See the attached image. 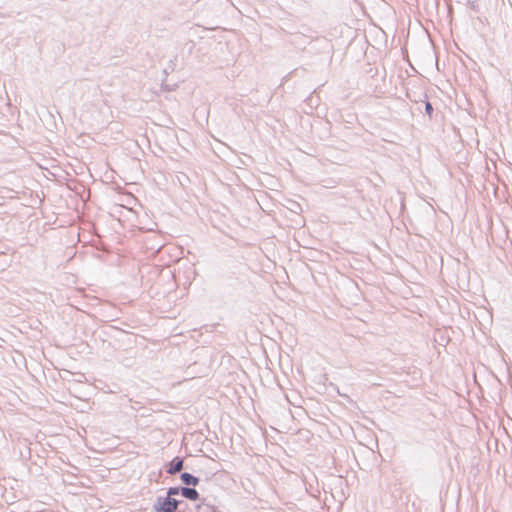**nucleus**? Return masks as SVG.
Here are the masks:
<instances>
[{"label":"nucleus","mask_w":512,"mask_h":512,"mask_svg":"<svg viewBox=\"0 0 512 512\" xmlns=\"http://www.w3.org/2000/svg\"><path fill=\"white\" fill-rule=\"evenodd\" d=\"M182 492H183V487H169L167 489V496L168 497H172V496H175V495H182Z\"/></svg>","instance_id":"obj_5"},{"label":"nucleus","mask_w":512,"mask_h":512,"mask_svg":"<svg viewBox=\"0 0 512 512\" xmlns=\"http://www.w3.org/2000/svg\"><path fill=\"white\" fill-rule=\"evenodd\" d=\"M434 108L431 102H425V113L431 118L433 114Z\"/></svg>","instance_id":"obj_7"},{"label":"nucleus","mask_w":512,"mask_h":512,"mask_svg":"<svg viewBox=\"0 0 512 512\" xmlns=\"http://www.w3.org/2000/svg\"><path fill=\"white\" fill-rule=\"evenodd\" d=\"M169 501H170V504L172 506V511L175 512L177 511L178 509V506L183 503L182 500H178V499H175V498H172V497H169Z\"/></svg>","instance_id":"obj_6"},{"label":"nucleus","mask_w":512,"mask_h":512,"mask_svg":"<svg viewBox=\"0 0 512 512\" xmlns=\"http://www.w3.org/2000/svg\"><path fill=\"white\" fill-rule=\"evenodd\" d=\"M181 496L191 501H196L200 497L198 491L194 487H183Z\"/></svg>","instance_id":"obj_4"},{"label":"nucleus","mask_w":512,"mask_h":512,"mask_svg":"<svg viewBox=\"0 0 512 512\" xmlns=\"http://www.w3.org/2000/svg\"><path fill=\"white\" fill-rule=\"evenodd\" d=\"M184 467V458L180 456L174 457L165 465V471L167 474L175 475L179 473Z\"/></svg>","instance_id":"obj_1"},{"label":"nucleus","mask_w":512,"mask_h":512,"mask_svg":"<svg viewBox=\"0 0 512 512\" xmlns=\"http://www.w3.org/2000/svg\"><path fill=\"white\" fill-rule=\"evenodd\" d=\"M180 479H181L182 483L186 485V487H189V486L195 487L200 482V479L198 477H196L193 474L188 473V472H182L180 474Z\"/></svg>","instance_id":"obj_3"},{"label":"nucleus","mask_w":512,"mask_h":512,"mask_svg":"<svg viewBox=\"0 0 512 512\" xmlns=\"http://www.w3.org/2000/svg\"><path fill=\"white\" fill-rule=\"evenodd\" d=\"M154 512H173L168 496H158L153 504Z\"/></svg>","instance_id":"obj_2"}]
</instances>
